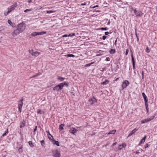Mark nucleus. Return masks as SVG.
Instances as JSON below:
<instances>
[{
    "label": "nucleus",
    "mask_w": 157,
    "mask_h": 157,
    "mask_svg": "<svg viewBox=\"0 0 157 157\" xmlns=\"http://www.w3.org/2000/svg\"><path fill=\"white\" fill-rule=\"evenodd\" d=\"M20 33H21L19 31V30L17 29H16L12 33V34L13 36L14 37L17 36V35L19 34Z\"/></svg>",
    "instance_id": "0eeeda50"
},
{
    "label": "nucleus",
    "mask_w": 157,
    "mask_h": 157,
    "mask_svg": "<svg viewBox=\"0 0 157 157\" xmlns=\"http://www.w3.org/2000/svg\"><path fill=\"white\" fill-rule=\"evenodd\" d=\"M17 5L16 3H15L14 4L10 6V7L7 8V10H9L10 12L15 9V8L17 7Z\"/></svg>",
    "instance_id": "39448f33"
},
{
    "label": "nucleus",
    "mask_w": 157,
    "mask_h": 157,
    "mask_svg": "<svg viewBox=\"0 0 157 157\" xmlns=\"http://www.w3.org/2000/svg\"><path fill=\"white\" fill-rule=\"evenodd\" d=\"M32 1V0H29L28 1V3H30V2H31Z\"/></svg>",
    "instance_id": "4d7b16f0"
},
{
    "label": "nucleus",
    "mask_w": 157,
    "mask_h": 157,
    "mask_svg": "<svg viewBox=\"0 0 157 157\" xmlns=\"http://www.w3.org/2000/svg\"><path fill=\"white\" fill-rule=\"evenodd\" d=\"M38 35V32H35L32 33L31 34V36H35Z\"/></svg>",
    "instance_id": "5701e85b"
},
{
    "label": "nucleus",
    "mask_w": 157,
    "mask_h": 157,
    "mask_svg": "<svg viewBox=\"0 0 157 157\" xmlns=\"http://www.w3.org/2000/svg\"><path fill=\"white\" fill-rule=\"evenodd\" d=\"M65 56L67 57H75V56L71 54H67L65 55Z\"/></svg>",
    "instance_id": "4be33fe9"
},
{
    "label": "nucleus",
    "mask_w": 157,
    "mask_h": 157,
    "mask_svg": "<svg viewBox=\"0 0 157 157\" xmlns=\"http://www.w3.org/2000/svg\"><path fill=\"white\" fill-rule=\"evenodd\" d=\"M29 52L32 55V54L33 53V50H29Z\"/></svg>",
    "instance_id": "49530a36"
},
{
    "label": "nucleus",
    "mask_w": 157,
    "mask_h": 157,
    "mask_svg": "<svg viewBox=\"0 0 157 157\" xmlns=\"http://www.w3.org/2000/svg\"><path fill=\"white\" fill-rule=\"evenodd\" d=\"M8 23L9 24H10L11 25L13 26V25H12L13 24L12 23L11 21V20H8Z\"/></svg>",
    "instance_id": "7c9ffc66"
},
{
    "label": "nucleus",
    "mask_w": 157,
    "mask_h": 157,
    "mask_svg": "<svg viewBox=\"0 0 157 157\" xmlns=\"http://www.w3.org/2000/svg\"><path fill=\"white\" fill-rule=\"evenodd\" d=\"M128 52H129L128 49H126V53H125V55H127L128 54Z\"/></svg>",
    "instance_id": "a19ab883"
},
{
    "label": "nucleus",
    "mask_w": 157,
    "mask_h": 157,
    "mask_svg": "<svg viewBox=\"0 0 157 157\" xmlns=\"http://www.w3.org/2000/svg\"><path fill=\"white\" fill-rule=\"evenodd\" d=\"M101 30H107V28H101Z\"/></svg>",
    "instance_id": "58836bf2"
},
{
    "label": "nucleus",
    "mask_w": 157,
    "mask_h": 157,
    "mask_svg": "<svg viewBox=\"0 0 157 157\" xmlns=\"http://www.w3.org/2000/svg\"><path fill=\"white\" fill-rule=\"evenodd\" d=\"M47 133L48 134H47V135L48 136V138L50 140H52V138H50V136H51V137H52V139H53V136H52V135L49 133V131H47Z\"/></svg>",
    "instance_id": "2eb2a0df"
},
{
    "label": "nucleus",
    "mask_w": 157,
    "mask_h": 157,
    "mask_svg": "<svg viewBox=\"0 0 157 157\" xmlns=\"http://www.w3.org/2000/svg\"><path fill=\"white\" fill-rule=\"evenodd\" d=\"M137 130V129L135 128L132 130L129 134L128 135V137H129L131 136L133 134H134L135 132H136Z\"/></svg>",
    "instance_id": "f8f14e48"
},
{
    "label": "nucleus",
    "mask_w": 157,
    "mask_h": 157,
    "mask_svg": "<svg viewBox=\"0 0 157 157\" xmlns=\"http://www.w3.org/2000/svg\"><path fill=\"white\" fill-rule=\"evenodd\" d=\"M142 95L144 98H145L146 97H147L145 94L144 93H142Z\"/></svg>",
    "instance_id": "4c0bfd02"
},
{
    "label": "nucleus",
    "mask_w": 157,
    "mask_h": 157,
    "mask_svg": "<svg viewBox=\"0 0 157 157\" xmlns=\"http://www.w3.org/2000/svg\"><path fill=\"white\" fill-rule=\"evenodd\" d=\"M116 132V130H114L111 131L109 132L108 133V134L109 135V134H114V133H115Z\"/></svg>",
    "instance_id": "a211bd4d"
},
{
    "label": "nucleus",
    "mask_w": 157,
    "mask_h": 157,
    "mask_svg": "<svg viewBox=\"0 0 157 157\" xmlns=\"http://www.w3.org/2000/svg\"><path fill=\"white\" fill-rule=\"evenodd\" d=\"M117 39L116 40H115V43H114V44L115 45H116V43L117 42Z\"/></svg>",
    "instance_id": "69168bd1"
},
{
    "label": "nucleus",
    "mask_w": 157,
    "mask_h": 157,
    "mask_svg": "<svg viewBox=\"0 0 157 157\" xmlns=\"http://www.w3.org/2000/svg\"><path fill=\"white\" fill-rule=\"evenodd\" d=\"M136 29H135V30H136V37H137V40L138 41V40H139V39H138V37L137 35V33H136Z\"/></svg>",
    "instance_id": "a18cd8bd"
},
{
    "label": "nucleus",
    "mask_w": 157,
    "mask_h": 157,
    "mask_svg": "<svg viewBox=\"0 0 157 157\" xmlns=\"http://www.w3.org/2000/svg\"><path fill=\"white\" fill-rule=\"evenodd\" d=\"M106 38V37L105 36H104L102 37V39L103 40H105Z\"/></svg>",
    "instance_id": "8fccbe9b"
},
{
    "label": "nucleus",
    "mask_w": 157,
    "mask_h": 157,
    "mask_svg": "<svg viewBox=\"0 0 157 157\" xmlns=\"http://www.w3.org/2000/svg\"><path fill=\"white\" fill-rule=\"evenodd\" d=\"M122 145H119V150H121L122 149Z\"/></svg>",
    "instance_id": "c03bdc74"
},
{
    "label": "nucleus",
    "mask_w": 157,
    "mask_h": 157,
    "mask_svg": "<svg viewBox=\"0 0 157 157\" xmlns=\"http://www.w3.org/2000/svg\"><path fill=\"white\" fill-rule=\"evenodd\" d=\"M91 65V64L90 63L89 64H86L85 65V67H89Z\"/></svg>",
    "instance_id": "09e8293b"
},
{
    "label": "nucleus",
    "mask_w": 157,
    "mask_h": 157,
    "mask_svg": "<svg viewBox=\"0 0 157 157\" xmlns=\"http://www.w3.org/2000/svg\"><path fill=\"white\" fill-rule=\"evenodd\" d=\"M134 13L137 17H140L143 14L141 11L136 10H134Z\"/></svg>",
    "instance_id": "6e6552de"
},
{
    "label": "nucleus",
    "mask_w": 157,
    "mask_h": 157,
    "mask_svg": "<svg viewBox=\"0 0 157 157\" xmlns=\"http://www.w3.org/2000/svg\"><path fill=\"white\" fill-rule=\"evenodd\" d=\"M145 106H146V110H147V112H148V105L147 104H145Z\"/></svg>",
    "instance_id": "f704fd0d"
},
{
    "label": "nucleus",
    "mask_w": 157,
    "mask_h": 157,
    "mask_svg": "<svg viewBox=\"0 0 157 157\" xmlns=\"http://www.w3.org/2000/svg\"><path fill=\"white\" fill-rule=\"evenodd\" d=\"M64 126V125L63 124H60L59 126V129L61 130L63 129V127Z\"/></svg>",
    "instance_id": "f3484780"
},
{
    "label": "nucleus",
    "mask_w": 157,
    "mask_h": 157,
    "mask_svg": "<svg viewBox=\"0 0 157 157\" xmlns=\"http://www.w3.org/2000/svg\"><path fill=\"white\" fill-rule=\"evenodd\" d=\"M23 99H21L20 100V101L21 103L20 104H18V109L20 112H21V109L22 107V105L23 104Z\"/></svg>",
    "instance_id": "1a4fd4ad"
},
{
    "label": "nucleus",
    "mask_w": 157,
    "mask_h": 157,
    "mask_svg": "<svg viewBox=\"0 0 157 157\" xmlns=\"http://www.w3.org/2000/svg\"><path fill=\"white\" fill-rule=\"evenodd\" d=\"M146 137V136H144L143 138L140 141V144H142L143 143H144L145 140V139Z\"/></svg>",
    "instance_id": "4468645a"
},
{
    "label": "nucleus",
    "mask_w": 157,
    "mask_h": 157,
    "mask_svg": "<svg viewBox=\"0 0 157 157\" xmlns=\"http://www.w3.org/2000/svg\"><path fill=\"white\" fill-rule=\"evenodd\" d=\"M116 144H117V143H116H116H114L112 144V147H113V146H114Z\"/></svg>",
    "instance_id": "6e6d98bb"
},
{
    "label": "nucleus",
    "mask_w": 157,
    "mask_h": 157,
    "mask_svg": "<svg viewBox=\"0 0 157 157\" xmlns=\"http://www.w3.org/2000/svg\"><path fill=\"white\" fill-rule=\"evenodd\" d=\"M5 132L6 133V134L8 133V129H7V130Z\"/></svg>",
    "instance_id": "e2e57ef3"
},
{
    "label": "nucleus",
    "mask_w": 157,
    "mask_h": 157,
    "mask_svg": "<svg viewBox=\"0 0 157 157\" xmlns=\"http://www.w3.org/2000/svg\"><path fill=\"white\" fill-rule=\"evenodd\" d=\"M105 35H107L109 34V33L108 32H105Z\"/></svg>",
    "instance_id": "603ef678"
},
{
    "label": "nucleus",
    "mask_w": 157,
    "mask_h": 157,
    "mask_svg": "<svg viewBox=\"0 0 157 157\" xmlns=\"http://www.w3.org/2000/svg\"><path fill=\"white\" fill-rule=\"evenodd\" d=\"M132 65H133V68L134 69H135V63H132Z\"/></svg>",
    "instance_id": "864d4df0"
},
{
    "label": "nucleus",
    "mask_w": 157,
    "mask_h": 157,
    "mask_svg": "<svg viewBox=\"0 0 157 157\" xmlns=\"http://www.w3.org/2000/svg\"><path fill=\"white\" fill-rule=\"evenodd\" d=\"M57 79L62 81H63L65 79V78L60 76H59L58 77Z\"/></svg>",
    "instance_id": "dca6fc26"
},
{
    "label": "nucleus",
    "mask_w": 157,
    "mask_h": 157,
    "mask_svg": "<svg viewBox=\"0 0 157 157\" xmlns=\"http://www.w3.org/2000/svg\"><path fill=\"white\" fill-rule=\"evenodd\" d=\"M77 131V130L75 128H72L69 130V132L70 133L74 135Z\"/></svg>",
    "instance_id": "9d476101"
},
{
    "label": "nucleus",
    "mask_w": 157,
    "mask_h": 157,
    "mask_svg": "<svg viewBox=\"0 0 157 157\" xmlns=\"http://www.w3.org/2000/svg\"><path fill=\"white\" fill-rule=\"evenodd\" d=\"M129 82L127 80H125L122 83V89H124L127 86L129 85Z\"/></svg>",
    "instance_id": "423d86ee"
},
{
    "label": "nucleus",
    "mask_w": 157,
    "mask_h": 157,
    "mask_svg": "<svg viewBox=\"0 0 157 157\" xmlns=\"http://www.w3.org/2000/svg\"><path fill=\"white\" fill-rule=\"evenodd\" d=\"M145 104H147V97L144 98Z\"/></svg>",
    "instance_id": "c9c22d12"
},
{
    "label": "nucleus",
    "mask_w": 157,
    "mask_h": 157,
    "mask_svg": "<svg viewBox=\"0 0 157 157\" xmlns=\"http://www.w3.org/2000/svg\"><path fill=\"white\" fill-rule=\"evenodd\" d=\"M6 135V133L5 132H4L2 135L3 136H4Z\"/></svg>",
    "instance_id": "052dcab7"
},
{
    "label": "nucleus",
    "mask_w": 157,
    "mask_h": 157,
    "mask_svg": "<svg viewBox=\"0 0 157 157\" xmlns=\"http://www.w3.org/2000/svg\"><path fill=\"white\" fill-rule=\"evenodd\" d=\"M122 147H124L126 146V144L124 143H123L121 145Z\"/></svg>",
    "instance_id": "ea45409f"
},
{
    "label": "nucleus",
    "mask_w": 157,
    "mask_h": 157,
    "mask_svg": "<svg viewBox=\"0 0 157 157\" xmlns=\"http://www.w3.org/2000/svg\"><path fill=\"white\" fill-rule=\"evenodd\" d=\"M90 2H85L83 3H81V6H84L86 5L87 4L89 5L90 4Z\"/></svg>",
    "instance_id": "cd10ccee"
},
{
    "label": "nucleus",
    "mask_w": 157,
    "mask_h": 157,
    "mask_svg": "<svg viewBox=\"0 0 157 157\" xmlns=\"http://www.w3.org/2000/svg\"><path fill=\"white\" fill-rule=\"evenodd\" d=\"M67 35L66 34H65V35H63V37H67Z\"/></svg>",
    "instance_id": "13d9d810"
},
{
    "label": "nucleus",
    "mask_w": 157,
    "mask_h": 157,
    "mask_svg": "<svg viewBox=\"0 0 157 157\" xmlns=\"http://www.w3.org/2000/svg\"><path fill=\"white\" fill-rule=\"evenodd\" d=\"M55 11L54 10H47L46 11V13H49L54 12Z\"/></svg>",
    "instance_id": "c756f323"
},
{
    "label": "nucleus",
    "mask_w": 157,
    "mask_h": 157,
    "mask_svg": "<svg viewBox=\"0 0 157 157\" xmlns=\"http://www.w3.org/2000/svg\"><path fill=\"white\" fill-rule=\"evenodd\" d=\"M139 152L138 151H136V154H139Z\"/></svg>",
    "instance_id": "338daca9"
},
{
    "label": "nucleus",
    "mask_w": 157,
    "mask_h": 157,
    "mask_svg": "<svg viewBox=\"0 0 157 157\" xmlns=\"http://www.w3.org/2000/svg\"><path fill=\"white\" fill-rule=\"evenodd\" d=\"M109 82V81L108 80H105L104 82L101 83V84L103 85H105L108 84Z\"/></svg>",
    "instance_id": "6ab92c4d"
},
{
    "label": "nucleus",
    "mask_w": 157,
    "mask_h": 157,
    "mask_svg": "<svg viewBox=\"0 0 157 157\" xmlns=\"http://www.w3.org/2000/svg\"><path fill=\"white\" fill-rule=\"evenodd\" d=\"M40 54V52H33V53L32 54V55L33 56H38Z\"/></svg>",
    "instance_id": "ddd939ff"
},
{
    "label": "nucleus",
    "mask_w": 157,
    "mask_h": 157,
    "mask_svg": "<svg viewBox=\"0 0 157 157\" xmlns=\"http://www.w3.org/2000/svg\"><path fill=\"white\" fill-rule=\"evenodd\" d=\"M142 77L143 78L144 77V72H143V71H142Z\"/></svg>",
    "instance_id": "bf43d9fd"
},
{
    "label": "nucleus",
    "mask_w": 157,
    "mask_h": 157,
    "mask_svg": "<svg viewBox=\"0 0 157 157\" xmlns=\"http://www.w3.org/2000/svg\"><path fill=\"white\" fill-rule=\"evenodd\" d=\"M94 63V62H93L91 63H90V64H91H91H93Z\"/></svg>",
    "instance_id": "774afa93"
},
{
    "label": "nucleus",
    "mask_w": 157,
    "mask_h": 157,
    "mask_svg": "<svg viewBox=\"0 0 157 157\" xmlns=\"http://www.w3.org/2000/svg\"><path fill=\"white\" fill-rule=\"evenodd\" d=\"M105 60L106 61H110V58H109V57H107L106 59Z\"/></svg>",
    "instance_id": "de8ad7c7"
},
{
    "label": "nucleus",
    "mask_w": 157,
    "mask_h": 157,
    "mask_svg": "<svg viewBox=\"0 0 157 157\" xmlns=\"http://www.w3.org/2000/svg\"><path fill=\"white\" fill-rule=\"evenodd\" d=\"M155 117V116H151V117L150 118H147V119H146L144 120H143L141 121V123L142 124L147 123V122H148V121H151V120H152V119H153Z\"/></svg>",
    "instance_id": "20e7f679"
},
{
    "label": "nucleus",
    "mask_w": 157,
    "mask_h": 157,
    "mask_svg": "<svg viewBox=\"0 0 157 157\" xmlns=\"http://www.w3.org/2000/svg\"><path fill=\"white\" fill-rule=\"evenodd\" d=\"M10 12V11L9 10H8V11H7V12L5 11V12H4V15L5 16H7L9 14V13Z\"/></svg>",
    "instance_id": "c85d7f7f"
},
{
    "label": "nucleus",
    "mask_w": 157,
    "mask_h": 157,
    "mask_svg": "<svg viewBox=\"0 0 157 157\" xmlns=\"http://www.w3.org/2000/svg\"><path fill=\"white\" fill-rule=\"evenodd\" d=\"M52 152L55 157H60V153L59 151L56 149L53 151Z\"/></svg>",
    "instance_id": "7ed1b4c3"
},
{
    "label": "nucleus",
    "mask_w": 157,
    "mask_h": 157,
    "mask_svg": "<svg viewBox=\"0 0 157 157\" xmlns=\"http://www.w3.org/2000/svg\"><path fill=\"white\" fill-rule=\"evenodd\" d=\"M22 125H21L20 126V127L21 128H22L25 125V122L24 121V120L22 122Z\"/></svg>",
    "instance_id": "393cba45"
},
{
    "label": "nucleus",
    "mask_w": 157,
    "mask_h": 157,
    "mask_svg": "<svg viewBox=\"0 0 157 157\" xmlns=\"http://www.w3.org/2000/svg\"><path fill=\"white\" fill-rule=\"evenodd\" d=\"M75 33H72L71 34H70L68 36H75Z\"/></svg>",
    "instance_id": "37998d69"
},
{
    "label": "nucleus",
    "mask_w": 157,
    "mask_h": 157,
    "mask_svg": "<svg viewBox=\"0 0 157 157\" xmlns=\"http://www.w3.org/2000/svg\"><path fill=\"white\" fill-rule=\"evenodd\" d=\"M29 145H30V146L31 147H34V145L33 144L32 142V141H29Z\"/></svg>",
    "instance_id": "aec40b11"
},
{
    "label": "nucleus",
    "mask_w": 157,
    "mask_h": 157,
    "mask_svg": "<svg viewBox=\"0 0 157 157\" xmlns=\"http://www.w3.org/2000/svg\"><path fill=\"white\" fill-rule=\"evenodd\" d=\"M115 51L114 49H111L109 51V52L110 54H114L115 53Z\"/></svg>",
    "instance_id": "bb28decb"
},
{
    "label": "nucleus",
    "mask_w": 157,
    "mask_h": 157,
    "mask_svg": "<svg viewBox=\"0 0 157 157\" xmlns=\"http://www.w3.org/2000/svg\"><path fill=\"white\" fill-rule=\"evenodd\" d=\"M37 113H38V114H41V110L40 109H38L37 111Z\"/></svg>",
    "instance_id": "e433bc0d"
},
{
    "label": "nucleus",
    "mask_w": 157,
    "mask_h": 157,
    "mask_svg": "<svg viewBox=\"0 0 157 157\" xmlns=\"http://www.w3.org/2000/svg\"><path fill=\"white\" fill-rule=\"evenodd\" d=\"M40 143L42 147H44V145L45 144V143L44 142V140H42L40 141Z\"/></svg>",
    "instance_id": "a878e982"
},
{
    "label": "nucleus",
    "mask_w": 157,
    "mask_h": 157,
    "mask_svg": "<svg viewBox=\"0 0 157 157\" xmlns=\"http://www.w3.org/2000/svg\"><path fill=\"white\" fill-rule=\"evenodd\" d=\"M148 147V144H147L145 146V148H146Z\"/></svg>",
    "instance_id": "5fc2aeb1"
},
{
    "label": "nucleus",
    "mask_w": 157,
    "mask_h": 157,
    "mask_svg": "<svg viewBox=\"0 0 157 157\" xmlns=\"http://www.w3.org/2000/svg\"><path fill=\"white\" fill-rule=\"evenodd\" d=\"M98 5H96V6H93L92 7V8H95V7H98Z\"/></svg>",
    "instance_id": "680f3d73"
},
{
    "label": "nucleus",
    "mask_w": 157,
    "mask_h": 157,
    "mask_svg": "<svg viewBox=\"0 0 157 157\" xmlns=\"http://www.w3.org/2000/svg\"><path fill=\"white\" fill-rule=\"evenodd\" d=\"M31 10V9H26V10H24V12H26L28 11H30Z\"/></svg>",
    "instance_id": "79ce46f5"
},
{
    "label": "nucleus",
    "mask_w": 157,
    "mask_h": 157,
    "mask_svg": "<svg viewBox=\"0 0 157 157\" xmlns=\"http://www.w3.org/2000/svg\"><path fill=\"white\" fill-rule=\"evenodd\" d=\"M131 9L132 10H133L134 11V10H136V9H134L133 8H131Z\"/></svg>",
    "instance_id": "0e129e2a"
},
{
    "label": "nucleus",
    "mask_w": 157,
    "mask_h": 157,
    "mask_svg": "<svg viewBox=\"0 0 157 157\" xmlns=\"http://www.w3.org/2000/svg\"><path fill=\"white\" fill-rule=\"evenodd\" d=\"M53 141L54 142V143H53L54 144H56L58 146H59L58 141H55L54 140H53Z\"/></svg>",
    "instance_id": "b1692460"
},
{
    "label": "nucleus",
    "mask_w": 157,
    "mask_h": 157,
    "mask_svg": "<svg viewBox=\"0 0 157 157\" xmlns=\"http://www.w3.org/2000/svg\"><path fill=\"white\" fill-rule=\"evenodd\" d=\"M37 126H36L35 127V128L34 129V132H35L37 130Z\"/></svg>",
    "instance_id": "3c124183"
},
{
    "label": "nucleus",
    "mask_w": 157,
    "mask_h": 157,
    "mask_svg": "<svg viewBox=\"0 0 157 157\" xmlns=\"http://www.w3.org/2000/svg\"><path fill=\"white\" fill-rule=\"evenodd\" d=\"M68 83L67 82H64L63 83H60L54 87L53 90H56L57 91H58L59 90H61L62 89L64 85H65L67 86H68Z\"/></svg>",
    "instance_id": "f257e3e1"
},
{
    "label": "nucleus",
    "mask_w": 157,
    "mask_h": 157,
    "mask_svg": "<svg viewBox=\"0 0 157 157\" xmlns=\"http://www.w3.org/2000/svg\"><path fill=\"white\" fill-rule=\"evenodd\" d=\"M25 28V26L23 23H21L18 25L17 27L19 31L21 33L23 32Z\"/></svg>",
    "instance_id": "f03ea898"
},
{
    "label": "nucleus",
    "mask_w": 157,
    "mask_h": 157,
    "mask_svg": "<svg viewBox=\"0 0 157 157\" xmlns=\"http://www.w3.org/2000/svg\"><path fill=\"white\" fill-rule=\"evenodd\" d=\"M131 56H132V63H135V61H134V57H133V55L132 54L131 55Z\"/></svg>",
    "instance_id": "72a5a7b5"
},
{
    "label": "nucleus",
    "mask_w": 157,
    "mask_h": 157,
    "mask_svg": "<svg viewBox=\"0 0 157 157\" xmlns=\"http://www.w3.org/2000/svg\"><path fill=\"white\" fill-rule=\"evenodd\" d=\"M96 99L94 97H93L92 98L89 99V101L91 105L94 104V102H96Z\"/></svg>",
    "instance_id": "9b49d317"
},
{
    "label": "nucleus",
    "mask_w": 157,
    "mask_h": 157,
    "mask_svg": "<svg viewBox=\"0 0 157 157\" xmlns=\"http://www.w3.org/2000/svg\"><path fill=\"white\" fill-rule=\"evenodd\" d=\"M46 33V32H38V35H42L44 34H45Z\"/></svg>",
    "instance_id": "412c9836"
},
{
    "label": "nucleus",
    "mask_w": 157,
    "mask_h": 157,
    "mask_svg": "<svg viewBox=\"0 0 157 157\" xmlns=\"http://www.w3.org/2000/svg\"><path fill=\"white\" fill-rule=\"evenodd\" d=\"M146 52L147 53H149L150 52V50L149 48L147 46L146 48Z\"/></svg>",
    "instance_id": "473e14b6"
},
{
    "label": "nucleus",
    "mask_w": 157,
    "mask_h": 157,
    "mask_svg": "<svg viewBox=\"0 0 157 157\" xmlns=\"http://www.w3.org/2000/svg\"><path fill=\"white\" fill-rule=\"evenodd\" d=\"M41 75V73H38L36 75H34L32 77V78H34L36 77L38 75Z\"/></svg>",
    "instance_id": "2f4dec72"
}]
</instances>
